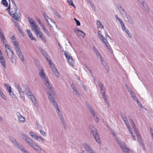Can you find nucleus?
<instances>
[{"label": "nucleus", "mask_w": 153, "mask_h": 153, "mask_svg": "<svg viewBox=\"0 0 153 153\" xmlns=\"http://www.w3.org/2000/svg\"><path fill=\"white\" fill-rule=\"evenodd\" d=\"M39 74L42 79L45 85L47 87L48 89L47 94L50 101L56 110L57 108H59L57 102L54 100V96L56 95V92L53 90L54 88H52V85L50 83L46 74L44 72V69L42 67L40 69V71Z\"/></svg>", "instance_id": "obj_1"}, {"label": "nucleus", "mask_w": 153, "mask_h": 153, "mask_svg": "<svg viewBox=\"0 0 153 153\" xmlns=\"http://www.w3.org/2000/svg\"><path fill=\"white\" fill-rule=\"evenodd\" d=\"M116 140L118 144L120 147L122 151L124 153H133L130 149L127 147L126 143L122 142L116 137Z\"/></svg>", "instance_id": "obj_2"}, {"label": "nucleus", "mask_w": 153, "mask_h": 153, "mask_svg": "<svg viewBox=\"0 0 153 153\" xmlns=\"http://www.w3.org/2000/svg\"><path fill=\"white\" fill-rule=\"evenodd\" d=\"M27 91L25 93L27 96L33 102L34 104L35 105L36 107L38 106V104L36 102V100L35 96L33 95L32 93L30 91L28 87H26Z\"/></svg>", "instance_id": "obj_3"}, {"label": "nucleus", "mask_w": 153, "mask_h": 153, "mask_svg": "<svg viewBox=\"0 0 153 153\" xmlns=\"http://www.w3.org/2000/svg\"><path fill=\"white\" fill-rule=\"evenodd\" d=\"M86 105L89 111L92 116L93 118L95 119V121L98 122L99 121V119L95 115V113L94 111L93 110L92 108L91 107L88 103L86 102Z\"/></svg>", "instance_id": "obj_4"}, {"label": "nucleus", "mask_w": 153, "mask_h": 153, "mask_svg": "<svg viewBox=\"0 0 153 153\" xmlns=\"http://www.w3.org/2000/svg\"><path fill=\"white\" fill-rule=\"evenodd\" d=\"M64 55L67 58L68 61L69 65H71L73 66L74 62L73 60L72 57L69 55L68 52L66 51L64 52Z\"/></svg>", "instance_id": "obj_5"}, {"label": "nucleus", "mask_w": 153, "mask_h": 153, "mask_svg": "<svg viewBox=\"0 0 153 153\" xmlns=\"http://www.w3.org/2000/svg\"><path fill=\"white\" fill-rule=\"evenodd\" d=\"M10 140L14 145L18 149L20 150L23 147L22 145L20 144L17 140L15 138L10 137L9 138Z\"/></svg>", "instance_id": "obj_6"}, {"label": "nucleus", "mask_w": 153, "mask_h": 153, "mask_svg": "<svg viewBox=\"0 0 153 153\" xmlns=\"http://www.w3.org/2000/svg\"><path fill=\"white\" fill-rule=\"evenodd\" d=\"M14 8L15 9L14 10V13H12V14H11V16L13 17L14 19L20 22L21 21V18L20 17L18 16L17 14V11L18 9V8L16 5V4L15 5H14Z\"/></svg>", "instance_id": "obj_7"}, {"label": "nucleus", "mask_w": 153, "mask_h": 153, "mask_svg": "<svg viewBox=\"0 0 153 153\" xmlns=\"http://www.w3.org/2000/svg\"><path fill=\"white\" fill-rule=\"evenodd\" d=\"M82 146L88 153H96V152L87 143H84L82 144Z\"/></svg>", "instance_id": "obj_8"}, {"label": "nucleus", "mask_w": 153, "mask_h": 153, "mask_svg": "<svg viewBox=\"0 0 153 153\" xmlns=\"http://www.w3.org/2000/svg\"><path fill=\"white\" fill-rule=\"evenodd\" d=\"M91 131L96 142L98 143H100V140L99 139L97 129L94 128L93 129H91Z\"/></svg>", "instance_id": "obj_9"}, {"label": "nucleus", "mask_w": 153, "mask_h": 153, "mask_svg": "<svg viewBox=\"0 0 153 153\" xmlns=\"http://www.w3.org/2000/svg\"><path fill=\"white\" fill-rule=\"evenodd\" d=\"M32 148L36 151L38 153H45V152L44 150L38 145L36 142L33 146Z\"/></svg>", "instance_id": "obj_10"}, {"label": "nucleus", "mask_w": 153, "mask_h": 153, "mask_svg": "<svg viewBox=\"0 0 153 153\" xmlns=\"http://www.w3.org/2000/svg\"><path fill=\"white\" fill-rule=\"evenodd\" d=\"M14 25L17 28L19 32L22 35H24V33L22 31V29L21 27V26L19 24V23L16 22L15 21L14 22Z\"/></svg>", "instance_id": "obj_11"}, {"label": "nucleus", "mask_w": 153, "mask_h": 153, "mask_svg": "<svg viewBox=\"0 0 153 153\" xmlns=\"http://www.w3.org/2000/svg\"><path fill=\"white\" fill-rule=\"evenodd\" d=\"M16 51L19 58L21 59L23 62L24 61V57L21 51L19 49H16Z\"/></svg>", "instance_id": "obj_12"}, {"label": "nucleus", "mask_w": 153, "mask_h": 153, "mask_svg": "<svg viewBox=\"0 0 153 153\" xmlns=\"http://www.w3.org/2000/svg\"><path fill=\"white\" fill-rule=\"evenodd\" d=\"M26 31L29 37L30 38L31 40H34L35 41H36V38H33V37L32 34L30 29H27Z\"/></svg>", "instance_id": "obj_13"}, {"label": "nucleus", "mask_w": 153, "mask_h": 153, "mask_svg": "<svg viewBox=\"0 0 153 153\" xmlns=\"http://www.w3.org/2000/svg\"><path fill=\"white\" fill-rule=\"evenodd\" d=\"M79 32H80L81 33H82V36L83 37H84L85 35V33L83 32L82 31L80 30L79 29H75V33L78 36L79 35Z\"/></svg>", "instance_id": "obj_14"}, {"label": "nucleus", "mask_w": 153, "mask_h": 153, "mask_svg": "<svg viewBox=\"0 0 153 153\" xmlns=\"http://www.w3.org/2000/svg\"><path fill=\"white\" fill-rule=\"evenodd\" d=\"M35 140H36L38 141L40 143H45V139L41 136H38Z\"/></svg>", "instance_id": "obj_15"}, {"label": "nucleus", "mask_w": 153, "mask_h": 153, "mask_svg": "<svg viewBox=\"0 0 153 153\" xmlns=\"http://www.w3.org/2000/svg\"><path fill=\"white\" fill-rule=\"evenodd\" d=\"M118 8L122 15H126V12L124 10L123 8L120 5H119V6L118 7Z\"/></svg>", "instance_id": "obj_16"}, {"label": "nucleus", "mask_w": 153, "mask_h": 153, "mask_svg": "<svg viewBox=\"0 0 153 153\" xmlns=\"http://www.w3.org/2000/svg\"><path fill=\"white\" fill-rule=\"evenodd\" d=\"M31 27L32 30L34 31L35 32L37 31L39 29H37V26L36 25L35 23L30 25Z\"/></svg>", "instance_id": "obj_17"}, {"label": "nucleus", "mask_w": 153, "mask_h": 153, "mask_svg": "<svg viewBox=\"0 0 153 153\" xmlns=\"http://www.w3.org/2000/svg\"><path fill=\"white\" fill-rule=\"evenodd\" d=\"M35 34L38 38H40L43 35V34L40 30H37L35 32Z\"/></svg>", "instance_id": "obj_18"}, {"label": "nucleus", "mask_w": 153, "mask_h": 153, "mask_svg": "<svg viewBox=\"0 0 153 153\" xmlns=\"http://www.w3.org/2000/svg\"><path fill=\"white\" fill-rule=\"evenodd\" d=\"M6 52L7 54V56L10 59L11 62H13V61L12 60V59L13 58V55L14 54V53L13 52V51H11V56H10V55H9L8 52L7 50L6 51Z\"/></svg>", "instance_id": "obj_19"}, {"label": "nucleus", "mask_w": 153, "mask_h": 153, "mask_svg": "<svg viewBox=\"0 0 153 153\" xmlns=\"http://www.w3.org/2000/svg\"><path fill=\"white\" fill-rule=\"evenodd\" d=\"M0 62L3 67L4 68H5L6 67V63L5 59L0 60Z\"/></svg>", "instance_id": "obj_20"}, {"label": "nucleus", "mask_w": 153, "mask_h": 153, "mask_svg": "<svg viewBox=\"0 0 153 153\" xmlns=\"http://www.w3.org/2000/svg\"><path fill=\"white\" fill-rule=\"evenodd\" d=\"M13 42V44L14 45V47L15 50H16V49H19V44H18V42L17 41H15V40Z\"/></svg>", "instance_id": "obj_21"}, {"label": "nucleus", "mask_w": 153, "mask_h": 153, "mask_svg": "<svg viewBox=\"0 0 153 153\" xmlns=\"http://www.w3.org/2000/svg\"><path fill=\"white\" fill-rule=\"evenodd\" d=\"M85 71L89 72L91 74L92 76L93 77V75L92 71L86 65H85Z\"/></svg>", "instance_id": "obj_22"}, {"label": "nucleus", "mask_w": 153, "mask_h": 153, "mask_svg": "<svg viewBox=\"0 0 153 153\" xmlns=\"http://www.w3.org/2000/svg\"><path fill=\"white\" fill-rule=\"evenodd\" d=\"M30 134L34 139H35L38 135L33 132H30Z\"/></svg>", "instance_id": "obj_23"}, {"label": "nucleus", "mask_w": 153, "mask_h": 153, "mask_svg": "<svg viewBox=\"0 0 153 153\" xmlns=\"http://www.w3.org/2000/svg\"><path fill=\"white\" fill-rule=\"evenodd\" d=\"M1 3L5 7L8 6V3L6 0H2Z\"/></svg>", "instance_id": "obj_24"}, {"label": "nucleus", "mask_w": 153, "mask_h": 153, "mask_svg": "<svg viewBox=\"0 0 153 153\" xmlns=\"http://www.w3.org/2000/svg\"><path fill=\"white\" fill-rule=\"evenodd\" d=\"M101 62L102 65L105 67L106 68H109L108 66H107V63L104 60H101Z\"/></svg>", "instance_id": "obj_25"}, {"label": "nucleus", "mask_w": 153, "mask_h": 153, "mask_svg": "<svg viewBox=\"0 0 153 153\" xmlns=\"http://www.w3.org/2000/svg\"><path fill=\"white\" fill-rule=\"evenodd\" d=\"M0 96L4 100H6V98L4 95L3 94V92L0 89Z\"/></svg>", "instance_id": "obj_26"}, {"label": "nucleus", "mask_w": 153, "mask_h": 153, "mask_svg": "<svg viewBox=\"0 0 153 153\" xmlns=\"http://www.w3.org/2000/svg\"><path fill=\"white\" fill-rule=\"evenodd\" d=\"M122 117L123 121H124L126 125L129 124V123L127 120V118L125 116H122Z\"/></svg>", "instance_id": "obj_27"}, {"label": "nucleus", "mask_w": 153, "mask_h": 153, "mask_svg": "<svg viewBox=\"0 0 153 153\" xmlns=\"http://www.w3.org/2000/svg\"><path fill=\"white\" fill-rule=\"evenodd\" d=\"M100 38L102 40L105 44L106 43H108L107 40L104 38L102 35H101L100 36Z\"/></svg>", "instance_id": "obj_28"}, {"label": "nucleus", "mask_w": 153, "mask_h": 153, "mask_svg": "<svg viewBox=\"0 0 153 153\" xmlns=\"http://www.w3.org/2000/svg\"><path fill=\"white\" fill-rule=\"evenodd\" d=\"M19 121L20 122L24 123L25 121V119L22 116H20V117L18 118Z\"/></svg>", "instance_id": "obj_29"}, {"label": "nucleus", "mask_w": 153, "mask_h": 153, "mask_svg": "<svg viewBox=\"0 0 153 153\" xmlns=\"http://www.w3.org/2000/svg\"><path fill=\"white\" fill-rule=\"evenodd\" d=\"M43 16L46 20L47 22L50 25V24L49 23V21H48V19H50L49 17L45 13H43Z\"/></svg>", "instance_id": "obj_30"}, {"label": "nucleus", "mask_w": 153, "mask_h": 153, "mask_svg": "<svg viewBox=\"0 0 153 153\" xmlns=\"http://www.w3.org/2000/svg\"><path fill=\"white\" fill-rule=\"evenodd\" d=\"M68 2L69 5L72 6L75 8H76L75 5L74 4L72 0H68Z\"/></svg>", "instance_id": "obj_31"}, {"label": "nucleus", "mask_w": 153, "mask_h": 153, "mask_svg": "<svg viewBox=\"0 0 153 153\" xmlns=\"http://www.w3.org/2000/svg\"><path fill=\"white\" fill-rule=\"evenodd\" d=\"M125 32L126 33V34L128 35V36L130 38H131L132 37V35L130 33V31L127 30V29L125 30Z\"/></svg>", "instance_id": "obj_32"}, {"label": "nucleus", "mask_w": 153, "mask_h": 153, "mask_svg": "<svg viewBox=\"0 0 153 153\" xmlns=\"http://www.w3.org/2000/svg\"><path fill=\"white\" fill-rule=\"evenodd\" d=\"M36 142L34 141L33 140H32L29 142L28 143H27L31 147L33 146V145Z\"/></svg>", "instance_id": "obj_33"}, {"label": "nucleus", "mask_w": 153, "mask_h": 153, "mask_svg": "<svg viewBox=\"0 0 153 153\" xmlns=\"http://www.w3.org/2000/svg\"><path fill=\"white\" fill-rule=\"evenodd\" d=\"M20 150L21 151L22 153H30L25 149L23 147Z\"/></svg>", "instance_id": "obj_34"}, {"label": "nucleus", "mask_w": 153, "mask_h": 153, "mask_svg": "<svg viewBox=\"0 0 153 153\" xmlns=\"http://www.w3.org/2000/svg\"><path fill=\"white\" fill-rule=\"evenodd\" d=\"M120 24L121 25L122 29L123 30L125 31L127 29L123 22L122 23H121Z\"/></svg>", "instance_id": "obj_35"}, {"label": "nucleus", "mask_w": 153, "mask_h": 153, "mask_svg": "<svg viewBox=\"0 0 153 153\" xmlns=\"http://www.w3.org/2000/svg\"><path fill=\"white\" fill-rule=\"evenodd\" d=\"M42 54L45 56V58L46 59L47 61H48V56H47V54L46 52L44 51L42 53Z\"/></svg>", "instance_id": "obj_36"}, {"label": "nucleus", "mask_w": 153, "mask_h": 153, "mask_svg": "<svg viewBox=\"0 0 153 153\" xmlns=\"http://www.w3.org/2000/svg\"><path fill=\"white\" fill-rule=\"evenodd\" d=\"M97 24L100 27L104 28V26L102 24L101 22L99 20H98L97 21Z\"/></svg>", "instance_id": "obj_37"}, {"label": "nucleus", "mask_w": 153, "mask_h": 153, "mask_svg": "<svg viewBox=\"0 0 153 153\" xmlns=\"http://www.w3.org/2000/svg\"><path fill=\"white\" fill-rule=\"evenodd\" d=\"M27 19L30 25L35 23L32 19L30 17H28Z\"/></svg>", "instance_id": "obj_38"}, {"label": "nucleus", "mask_w": 153, "mask_h": 153, "mask_svg": "<svg viewBox=\"0 0 153 153\" xmlns=\"http://www.w3.org/2000/svg\"><path fill=\"white\" fill-rule=\"evenodd\" d=\"M95 53L99 58L100 59H102V57L98 51H96Z\"/></svg>", "instance_id": "obj_39"}, {"label": "nucleus", "mask_w": 153, "mask_h": 153, "mask_svg": "<svg viewBox=\"0 0 153 153\" xmlns=\"http://www.w3.org/2000/svg\"><path fill=\"white\" fill-rule=\"evenodd\" d=\"M36 125H37V127L38 129L41 130L42 129V127L40 125H39V123L38 121H36Z\"/></svg>", "instance_id": "obj_40"}, {"label": "nucleus", "mask_w": 153, "mask_h": 153, "mask_svg": "<svg viewBox=\"0 0 153 153\" xmlns=\"http://www.w3.org/2000/svg\"><path fill=\"white\" fill-rule=\"evenodd\" d=\"M56 112L58 114V116H62L61 111H60L59 108H57L56 109Z\"/></svg>", "instance_id": "obj_41"}, {"label": "nucleus", "mask_w": 153, "mask_h": 153, "mask_svg": "<svg viewBox=\"0 0 153 153\" xmlns=\"http://www.w3.org/2000/svg\"><path fill=\"white\" fill-rule=\"evenodd\" d=\"M11 89L12 88L10 86L9 87H8V88H7V90L8 91L9 93H10V95H12L11 93H12L13 95H14V94L11 91Z\"/></svg>", "instance_id": "obj_42"}, {"label": "nucleus", "mask_w": 153, "mask_h": 153, "mask_svg": "<svg viewBox=\"0 0 153 153\" xmlns=\"http://www.w3.org/2000/svg\"><path fill=\"white\" fill-rule=\"evenodd\" d=\"M45 43L47 42V40L43 35L40 38Z\"/></svg>", "instance_id": "obj_43"}, {"label": "nucleus", "mask_w": 153, "mask_h": 153, "mask_svg": "<svg viewBox=\"0 0 153 153\" xmlns=\"http://www.w3.org/2000/svg\"><path fill=\"white\" fill-rule=\"evenodd\" d=\"M115 16L116 18V19L118 20V21H119L120 23V24L121 23H122V22H123L122 20H121V19H120V18H119L118 17V16L117 15V14H115Z\"/></svg>", "instance_id": "obj_44"}, {"label": "nucleus", "mask_w": 153, "mask_h": 153, "mask_svg": "<svg viewBox=\"0 0 153 153\" xmlns=\"http://www.w3.org/2000/svg\"><path fill=\"white\" fill-rule=\"evenodd\" d=\"M25 92L24 91H22L19 92L20 97L21 98L25 99V95L24 93Z\"/></svg>", "instance_id": "obj_45"}, {"label": "nucleus", "mask_w": 153, "mask_h": 153, "mask_svg": "<svg viewBox=\"0 0 153 153\" xmlns=\"http://www.w3.org/2000/svg\"><path fill=\"white\" fill-rule=\"evenodd\" d=\"M74 20L75 21L76 24V25L78 26H80V22L77 20L76 18H74Z\"/></svg>", "instance_id": "obj_46"}, {"label": "nucleus", "mask_w": 153, "mask_h": 153, "mask_svg": "<svg viewBox=\"0 0 153 153\" xmlns=\"http://www.w3.org/2000/svg\"><path fill=\"white\" fill-rule=\"evenodd\" d=\"M55 14L58 18H60L61 17L60 15L59 14L58 12L56 11H54L53 12Z\"/></svg>", "instance_id": "obj_47"}, {"label": "nucleus", "mask_w": 153, "mask_h": 153, "mask_svg": "<svg viewBox=\"0 0 153 153\" xmlns=\"http://www.w3.org/2000/svg\"><path fill=\"white\" fill-rule=\"evenodd\" d=\"M126 87L128 91L129 92H130V94L131 93H132V92H133L131 90L129 86L128 85H126Z\"/></svg>", "instance_id": "obj_48"}, {"label": "nucleus", "mask_w": 153, "mask_h": 153, "mask_svg": "<svg viewBox=\"0 0 153 153\" xmlns=\"http://www.w3.org/2000/svg\"><path fill=\"white\" fill-rule=\"evenodd\" d=\"M123 16L126 17L128 20L131 18L130 16L129 15H128L127 12H126V15H123Z\"/></svg>", "instance_id": "obj_49"}, {"label": "nucleus", "mask_w": 153, "mask_h": 153, "mask_svg": "<svg viewBox=\"0 0 153 153\" xmlns=\"http://www.w3.org/2000/svg\"><path fill=\"white\" fill-rule=\"evenodd\" d=\"M40 133L42 134L44 137H45L46 136V133L44 132L42 129L40 130Z\"/></svg>", "instance_id": "obj_50"}, {"label": "nucleus", "mask_w": 153, "mask_h": 153, "mask_svg": "<svg viewBox=\"0 0 153 153\" xmlns=\"http://www.w3.org/2000/svg\"><path fill=\"white\" fill-rule=\"evenodd\" d=\"M26 87H28L27 85H24L23 86V91L25 92V93L27 91V90L26 88Z\"/></svg>", "instance_id": "obj_51"}, {"label": "nucleus", "mask_w": 153, "mask_h": 153, "mask_svg": "<svg viewBox=\"0 0 153 153\" xmlns=\"http://www.w3.org/2000/svg\"><path fill=\"white\" fill-rule=\"evenodd\" d=\"M131 95V96L132 98L134 99V100L136 101V98H137L135 96L133 92H132V93H131L130 94Z\"/></svg>", "instance_id": "obj_52"}, {"label": "nucleus", "mask_w": 153, "mask_h": 153, "mask_svg": "<svg viewBox=\"0 0 153 153\" xmlns=\"http://www.w3.org/2000/svg\"><path fill=\"white\" fill-rule=\"evenodd\" d=\"M134 131L137 136H139V135H140V134L137 128L134 129Z\"/></svg>", "instance_id": "obj_53"}, {"label": "nucleus", "mask_w": 153, "mask_h": 153, "mask_svg": "<svg viewBox=\"0 0 153 153\" xmlns=\"http://www.w3.org/2000/svg\"><path fill=\"white\" fill-rule=\"evenodd\" d=\"M89 3H90V5H91V8L93 9V10L94 11H95V7L92 4V3H91V2H89Z\"/></svg>", "instance_id": "obj_54"}, {"label": "nucleus", "mask_w": 153, "mask_h": 153, "mask_svg": "<svg viewBox=\"0 0 153 153\" xmlns=\"http://www.w3.org/2000/svg\"><path fill=\"white\" fill-rule=\"evenodd\" d=\"M140 143L142 145V147L143 148V150H145V146L143 144V140H140Z\"/></svg>", "instance_id": "obj_55"}, {"label": "nucleus", "mask_w": 153, "mask_h": 153, "mask_svg": "<svg viewBox=\"0 0 153 153\" xmlns=\"http://www.w3.org/2000/svg\"><path fill=\"white\" fill-rule=\"evenodd\" d=\"M48 61L47 62H49L50 67L52 68H54L53 65L51 63V60L48 59Z\"/></svg>", "instance_id": "obj_56"}, {"label": "nucleus", "mask_w": 153, "mask_h": 153, "mask_svg": "<svg viewBox=\"0 0 153 153\" xmlns=\"http://www.w3.org/2000/svg\"><path fill=\"white\" fill-rule=\"evenodd\" d=\"M1 39L4 44H5V43H6L7 42V41L4 37L1 38Z\"/></svg>", "instance_id": "obj_57"}, {"label": "nucleus", "mask_w": 153, "mask_h": 153, "mask_svg": "<svg viewBox=\"0 0 153 153\" xmlns=\"http://www.w3.org/2000/svg\"><path fill=\"white\" fill-rule=\"evenodd\" d=\"M22 138L25 140V139L28 137V136L25 134H22Z\"/></svg>", "instance_id": "obj_58"}, {"label": "nucleus", "mask_w": 153, "mask_h": 153, "mask_svg": "<svg viewBox=\"0 0 153 153\" xmlns=\"http://www.w3.org/2000/svg\"><path fill=\"white\" fill-rule=\"evenodd\" d=\"M101 93L102 94V97L103 99L107 98L106 96L105 95V91H101Z\"/></svg>", "instance_id": "obj_59"}, {"label": "nucleus", "mask_w": 153, "mask_h": 153, "mask_svg": "<svg viewBox=\"0 0 153 153\" xmlns=\"http://www.w3.org/2000/svg\"><path fill=\"white\" fill-rule=\"evenodd\" d=\"M128 21L131 24L133 25L134 24V22L131 18L128 20Z\"/></svg>", "instance_id": "obj_60"}, {"label": "nucleus", "mask_w": 153, "mask_h": 153, "mask_svg": "<svg viewBox=\"0 0 153 153\" xmlns=\"http://www.w3.org/2000/svg\"><path fill=\"white\" fill-rule=\"evenodd\" d=\"M74 93L78 97H79L80 95V94L79 92L77 90H75V91L74 92Z\"/></svg>", "instance_id": "obj_61"}, {"label": "nucleus", "mask_w": 153, "mask_h": 153, "mask_svg": "<svg viewBox=\"0 0 153 153\" xmlns=\"http://www.w3.org/2000/svg\"><path fill=\"white\" fill-rule=\"evenodd\" d=\"M10 4H9V5L8 6V7L7 9V10H8V12L9 13V14H10L11 15V14H12L11 13V12H10Z\"/></svg>", "instance_id": "obj_62"}, {"label": "nucleus", "mask_w": 153, "mask_h": 153, "mask_svg": "<svg viewBox=\"0 0 153 153\" xmlns=\"http://www.w3.org/2000/svg\"><path fill=\"white\" fill-rule=\"evenodd\" d=\"M32 140L29 137H28L26 139H25V141L27 143L29 142L30 141H31Z\"/></svg>", "instance_id": "obj_63"}, {"label": "nucleus", "mask_w": 153, "mask_h": 153, "mask_svg": "<svg viewBox=\"0 0 153 153\" xmlns=\"http://www.w3.org/2000/svg\"><path fill=\"white\" fill-rule=\"evenodd\" d=\"M0 37L1 38L4 37L3 33L2 30L0 31Z\"/></svg>", "instance_id": "obj_64"}]
</instances>
